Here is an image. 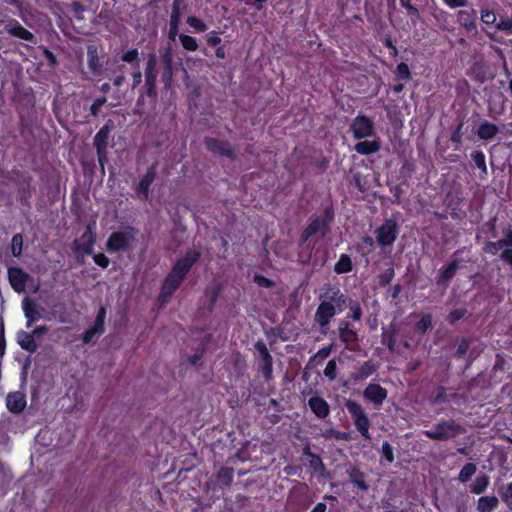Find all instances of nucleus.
<instances>
[{"mask_svg":"<svg viewBox=\"0 0 512 512\" xmlns=\"http://www.w3.org/2000/svg\"><path fill=\"white\" fill-rule=\"evenodd\" d=\"M18 344L25 350L29 352H34L37 348L36 342L34 340V336L27 332H19L17 334Z\"/></svg>","mask_w":512,"mask_h":512,"instance_id":"22","label":"nucleus"},{"mask_svg":"<svg viewBox=\"0 0 512 512\" xmlns=\"http://www.w3.org/2000/svg\"><path fill=\"white\" fill-rule=\"evenodd\" d=\"M179 41L182 45V47L187 51H196L198 49V42L196 38L186 35V34H179L178 35Z\"/></svg>","mask_w":512,"mask_h":512,"instance_id":"28","label":"nucleus"},{"mask_svg":"<svg viewBox=\"0 0 512 512\" xmlns=\"http://www.w3.org/2000/svg\"><path fill=\"white\" fill-rule=\"evenodd\" d=\"M345 406L348 410V412L351 414L354 424L357 428V430L360 432V434L366 438L370 439L369 435V420L367 415L365 414L363 408L352 400H347L345 403Z\"/></svg>","mask_w":512,"mask_h":512,"instance_id":"3","label":"nucleus"},{"mask_svg":"<svg viewBox=\"0 0 512 512\" xmlns=\"http://www.w3.org/2000/svg\"><path fill=\"white\" fill-rule=\"evenodd\" d=\"M498 133V127L488 121H484L479 125L477 135L483 140H490Z\"/></svg>","mask_w":512,"mask_h":512,"instance_id":"19","label":"nucleus"},{"mask_svg":"<svg viewBox=\"0 0 512 512\" xmlns=\"http://www.w3.org/2000/svg\"><path fill=\"white\" fill-rule=\"evenodd\" d=\"M207 43L216 46L221 42V38L219 37L218 33L215 31H211L206 35Z\"/></svg>","mask_w":512,"mask_h":512,"instance_id":"47","label":"nucleus"},{"mask_svg":"<svg viewBox=\"0 0 512 512\" xmlns=\"http://www.w3.org/2000/svg\"><path fill=\"white\" fill-rule=\"evenodd\" d=\"M396 224L393 221L385 222L377 232V240L381 245H390L396 238Z\"/></svg>","mask_w":512,"mask_h":512,"instance_id":"10","label":"nucleus"},{"mask_svg":"<svg viewBox=\"0 0 512 512\" xmlns=\"http://www.w3.org/2000/svg\"><path fill=\"white\" fill-rule=\"evenodd\" d=\"M498 506V499L495 496H483L478 499V512H492Z\"/></svg>","mask_w":512,"mask_h":512,"instance_id":"20","label":"nucleus"},{"mask_svg":"<svg viewBox=\"0 0 512 512\" xmlns=\"http://www.w3.org/2000/svg\"><path fill=\"white\" fill-rule=\"evenodd\" d=\"M187 24L196 32H204L208 29L207 24L195 16H189L187 18Z\"/></svg>","mask_w":512,"mask_h":512,"instance_id":"30","label":"nucleus"},{"mask_svg":"<svg viewBox=\"0 0 512 512\" xmlns=\"http://www.w3.org/2000/svg\"><path fill=\"white\" fill-rule=\"evenodd\" d=\"M345 406L348 410V412L351 414L354 424L357 428V430L360 432V434L366 438L370 439L369 435V420L367 415L365 414L363 408L352 400H347L345 403Z\"/></svg>","mask_w":512,"mask_h":512,"instance_id":"2","label":"nucleus"},{"mask_svg":"<svg viewBox=\"0 0 512 512\" xmlns=\"http://www.w3.org/2000/svg\"><path fill=\"white\" fill-rule=\"evenodd\" d=\"M9 282L13 289L18 293L25 290L26 282L29 279V275L20 268L12 267L8 270Z\"/></svg>","mask_w":512,"mask_h":512,"instance_id":"9","label":"nucleus"},{"mask_svg":"<svg viewBox=\"0 0 512 512\" xmlns=\"http://www.w3.org/2000/svg\"><path fill=\"white\" fill-rule=\"evenodd\" d=\"M124 81V77L123 76H119V77H116L115 80H114V84L116 86H120Z\"/></svg>","mask_w":512,"mask_h":512,"instance_id":"62","label":"nucleus"},{"mask_svg":"<svg viewBox=\"0 0 512 512\" xmlns=\"http://www.w3.org/2000/svg\"><path fill=\"white\" fill-rule=\"evenodd\" d=\"M341 338L345 342H352L356 339V334L353 330L346 327L341 330Z\"/></svg>","mask_w":512,"mask_h":512,"instance_id":"44","label":"nucleus"},{"mask_svg":"<svg viewBox=\"0 0 512 512\" xmlns=\"http://www.w3.org/2000/svg\"><path fill=\"white\" fill-rule=\"evenodd\" d=\"M351 311H352L353 319H355V320L360 319V317H361V310H360V307L358 305H356V304L353 305L351 307Z\"/></svg>","mask_w":512,"mask_h":512,"instance_id":"51","label":"nucleus"},{"mask_svg":"<svg viewBox=\"0 0 512 512\" xmlns=\"http://www.w3.org/2000/svg\"><path fill=\"white\" fill-rule=\"evenodd\" d=\"M46 331V328L45 327H40V328H36L34 331H33V336H40L42 333H44Z\"/></svg>","mask_w":512,"mask_h":512,"instance_id":"58","label":"nucleus"},{"mask_svg":"<svg viewBox=\"0 0 512 512\" xmlns=\"http://www.w3.org/2000/svg\"><path fill=\"white\" fill-rule=\"evenodd\" d=\"M180 22V10L178 0H175L173 3L172 13L170 17V24H174V26H178Z\"/></svg>","mask_w":512,"mask_h":512,"instance_id":"36","label":"nucleus"},{"mask_svg":"<svg viewBox=\"0 0 512 512\" xmlns=\"http://www.w3.org/2000/svg\"><path fill=\"white\" fill-rule=\"evenodd\" d=\"M352 268V262L348 255L342 254L335 264V272L338 274L347 273Z\"/></svg>","mask_w":512,"mask_h":512,"instance_id":"27","label":"nucleus"},{"mask_svg":"<svg viewBox=\"0 0 512 512\" xmlns=\"http://www.w3.org/2000/svg\"><path fill=\"white\" fill-rule=\"evenodd\" d=\"M477 467L473 463L466 464L460 471L458 479L461 482H467L471 476L476 472Z\"/></svg>","mask_w":512,"mask_h":512,"instance_id":"29","label":"nucleus"},{"mask_svg":"<svg viewBox=\"0 0 512 512\" xmlns=\"http://www.w3.org/2000/svg\"><path fill=\"white\" fill-rule=\"evenodd\" d=\"M473 160L478 168L482 169L483 171L486 170L485 157L482 152H475L473 154Z\"/></svg>","mask_w":512,"mask_h":512,"instance_id":"42","label":"nucleus"},{"mask_svg":"<svg viewBox=\"0 0 512 512\" xmlns=\"http://www.w3.org/2000/svg\"><path fill=\"white\" fill-rule=\"evenodd\" d=\"M350 129L353 133V136L356 139H363L373 135L374 126L372 121L366 116H357L351 126Z\"/></svg>","mask_w":512,"mask_h":512,"instance_id":"5","label":"nucleus"},{"mask_svg":"<svg viewBox=\"0 0 512 512\" xmlns=\"http://www.w3.org/2000/svg\"><path fill=\"white\" fill-rule=\"evenodd\" d=\"M432 324V319L429 315H424L416 324V330L420 333L425 332Z\"/></svg>","mask_w":512,"mask_h":512,"instance_id":"34","label":"nucleus"},{"mask_svg":"<svg viewBox=\"0 0 512 512\" xmlns=\"http://www.w3.org/2000/svg\"><path fill=\"white\" fill-rule=\"evenodd\" d=\"M334 314V306L329 302H323L317 309L316 320L320 325L324 326L329 322V320L334 316Z\"/></svg>","mask_w":512,"mask_h":512,"instance_id":"15","label":"nucleus"},{"mask_svg":"<svg viewBox=\"0 0 512 512\" xmlns=\"http://www.w3.org/2000/svg\"><path fill=\"white\" fill-rule=\"evenodd\" d=\"M364 397L374 404H381L387 397V391L378 384H369L364 390Z\"/></svg>","mask_w":512,"mask_h":512,"instance_id":"12","label":"nucleus"},{"mask_svg":"<svg viewBox=\"0 0 512 512\" xmlns=\"http://www.w3.org/2000/svg\"><path fill=\"white\" fill-rule=\"evenodd\" d=\"M496 15L493 11L490 10H482L481 11V20L486 25H491L496 22Z\"/></svg>","mask_w":512,"mask_h":512,"instance_id":"35","label":"nucleus"},{"mask_svg":"<svg viewBox=\"0 0 512 512\" xmlns=\"http://www.w3.org/2000/svg\"><path fill=\"white\" fill-rule=\"evenodd\" d=\"M198 256L199 254L196 251H189L185 257L177 261L163 283L160 294L162 301H165L178 288L192 264L198 259Z\"/></svg>","mask_w":512,"mask_h":512,"instance_id":"1","label":"nucleus"},{"mask_svg":"<svg viewBox=\"0 0 512 512\" xmlns=\"http://www.w3.org/2000/svg\"><path fill=\"white\" fill-rule=\"evenodd\" d=\"M326 505L323 503H318L311 512H325Z\"/></svg>","mask_w":512,"mask_h":512,"instance_id":"54","label":"nucleus"},{"mask_svg":"<svg viewBox=\"0 0 512 512\" xmlns=\"http://www.w3.org/2000/svg\"><path fill=\"white\" fill-rule=\"evenodd\" d=\"M154 180V174L151 172L146 173L139 182V191L143 194H147L150 185Z\"/></svg>","mask_w":512,"mask_h":512,"instance_id":"31","label":"nucleus"},{"mask_svg":"<svg viewBox=\"0 0 512 512\" xmlns=\"http://www.w3.org/2000/svg\"><path fill=\"white\" fill-rule=\"evenodd\" d=\"M335 438H337V439H344L345 438V434L340 433V432H336L335 433Z\"/></svg>","mask_w":512,"mask_h":512,"instance_id":"64","label":"nucleus"},{"mask_svg":"<svg viewBox=\"0 0 512 512\" xmlns=\"http://www.w3.org/2000/svg\"><path fill=\"white\" fill-rule=\"evenodd\" d=\"M132 231H121L113 233L107 241L108 251H119L126 248L133 240Z\"/></svg>","mask_w":512,"mask_h":512,"instance_id":"7","label":"nucleus"},{"mask_svg":"<svg viewBox=\"0 0 512 512\" xmlns=\"http://www.w3.org/2000/svg\"><path fill=\"white\" fill-rule=\"evenodd\" d=\"M94 262L102 268H106L109 265V259L102 253L94 256Z\"/></svg>","mask_w":512,"mask_h":512,"instance_id":"48","label":"nucleus"},{"mask_svg":"<svg viewBox=\"0 0 512 512\" xmlns=\"http://www.w3.org/2000/svg\"><path fill=\"white\" fill-rule=\"evenodd\" d=\"M496 27L498 30L512 33V17L505 20H501Z\"/></svg>","mask_w":512,"mask_h":512,"instance_id":"45","label":"nucleus"},{"mask_svg":"<svg viewBox=\"0 0 512 512\" xmlns=\"http://www.w3.org/2000/svg\"><path fill=\"white\" fill-rule=\"evenodd\" d=\"M461 431L460 426L456 425L453 422H444L438 424L434 428L427 430L425 434L432 439L435 440H447L456 435H458Z\"/></svg>","mask_w":512,"mask_h":512,"instance_id":"4","label":"nucleus"},{"mask_svg":"<svg viewBox=\"0 0 512 512\" xmlns=\"http://www.w3.org/2000/svg\"><path fill=\"white\" fill-rule=\"evenodd\" d=\"M456 269H457V265H456V263H454V262H453V263H451L450 265H448V266L445 268V270L443 271V273H442V279H443V280H448V279H450V278L454 275V273H455Z\"/></svg>","mask_w":512,"mask_h":512,"instance_id":"46","label":"nucleus"},{"mask_svg":"<svg viewBox=\"0 0 512 512\" xmlns=\"http://www.w3.org/2000/svg\"><path fill=\"white\" fill-rule=\"evenodd\" d=\"M133 78H134V84L135 85L139 84L141 82V78H142L141 72L140 71L134 72Z\"/></svg>","mask_w":512,"mask_h":512,"instance_id":"55","label":"nucleus"},{"mask_svg":"<svg viewBox=\"0 0 512 512\" xmlns=\"http://www.w3.org/2000/svg\"><path fill=\"white\" fill-rule=\"evenodd\" d=\"M502 500L508 505L512 511V482L503 487L500 491Z\"/></svg>","mask_w":512,"mask_h":512,"instance_id":"32","label":"nucleus"},{"mask_svg":"<svg viewBox=\"0 0 512 512\" xmlns=\"http://www.w3.org/2000/svg\"><path fill=\"white\" fill-rule=\"evenodd\" d=\"M122 60L130 63H138L139 53L136 49L129 50L122 56Z\"/></svg>","mask_w":512,"mask_h":512,"instance_id":"39","label":"nucleus"},{"mask_svg":"<svg viewBox=\"0 0 512 512\" xmlns=\"http://www.w3.org/2000/svg\"><path fill=\"white\" fill-rule=\"evenodd\" d=\"M459 21L467 30H474L476 28L474 20V11H460Z\"/></svg>","mask_w":512,"mask_h":512,"instance_id":"26","label":"nucleus"},{"mask_svg":"<svg viewBox=\"0 0 512 512\" xmlns=\"http://www.w3.org/2000/svg\"><path fill=\"white\" fill-rule=\"evenodd\" d=\"M380 149V144L377 140L372 141H362L355 145V150L359 154L368 155L372 153L378 152Z\"/></svg>","mask_w":512,"mask_h":512,"instance_id":"21","label":"nucleus"},{"mask_svg":"<svg viewBox=\"0 0 512 512\" xmlns=\"http://www.w3.org/2000/svg\"><path fill=\"white\" fill-rule=\"evenodd\" d=\"M490 482V478L487 475H480L478 476L471 485V492L474 494H481L483 493Z\"/></svg>","mask_w":512,"mask_h":512,"instance_id":"24","label":"nucleus"},{"mask_svg":"<svg viewBox=\"0 0 512 512\" xmlns=\"http://www.w3.org/2000/svg\"><path fill=\"white\" fill-rule=\"evenodd\" d=\"M105 317H106V310H105V308L102 307L98 311V314L96 316L95 323H94V324H96V328L98 329V331H104Z\"/></svg>","mask_w":512,"mask_h":512,"instance_id":"38","label":"nucleus"},{"mask_svg":"<svg viewBox=\"0 0 512 512\" xmlns=\"http://www.w3.org/2000/svg\"><path fill=\"white\" fill-rule=\"evenodd\" d=\"M5 30L15 36L25 41L32 42L34 40V36L31 32L25 29L19 22L15 20H11L5 24Z\"/></svg>","mask_w":512,"mask_h":512,"instance_id":"11","label":"nucleus"},{"mask_svg":"<svg viewBox=\"0 0 512 512\" xmlns=\"http://www.w3.org/2000/svg\"><path fill=\"white\" fill-rule=\"evenodd\" d=\"M111 132V127L106 124L96 134L94 138V146L97 149L98 161L103 166L105 159V150L108 144V137Z\"/></svg>","mask_w":512,"mask_h":512,"instance_id":"8","label":"nucleus"},{"mask_svg":"<svg viewBox=\"0 0 512 512\" xmlns=\"http://www.w3.org/2000/svg\"><path fill=\"white\" fill-rule=\"evenodd\" d=\"M308 404L313 413L319 418H325L329 414L327 402L320 397H311Z\"/></svg>","mask_w":512,"mask_h":512,"instance_id":"16","label":"nucleus"},{"mask_svg":"<svg viewBox=\"0 0 512 512\" xmlns=\"http://www.w3.org/2000/svg\"><path fill=\"white\" fill-rule=\"evenodd\" d=\"M162 60H163V63H164V81L166 83V85H169L171 80H172V61H173V56H172V51L171 49H167L165 51V53L162 55Z\"/></svg>","mask_w":512,"mask_h":512,"instance_id":"23","label":"nucleus"},{"mask_svg":"<svg viewBox=\"0 0 512 512\" xmlns=\"http://www.w3.org/2000/svg\"><path fill=\"white\" fill-rule=\"evenodd\" d=\"M402 5L407 7L409 10H415L411 5H410V0H400Z\"/></svg>","mask_w":512,"mask_h":512,"instance_id":"61","label":"nucleus"},{"mask_svg":"<svg viewBox=\"0 0 512 512\" xmlns=\"http://www.w3.org/2000/svg\"><path fill=\"white\" fill-rule=\"evenodd\" d=\"M95 237L90 228L74 243V252L77 257H84L92 253Z\"/></svg>","mask_w":512,"mask_h":512,"instance_id":"6","label":"nucleus"},{"mask_svg":"<svg viewBox=\"0 0 512 512\" xmlns=\"http://www.w3.org/2000/svg\"><path fill=\"white\" fill-rule=\"evenodd\" d=\"M103 331H98V329L96 328V324H94L92 327H90L83 335V341L84 343H89L90 341L93 340V338L96 336V335H100L102 334Z\"/></svg>","mask_w":512,"mask_h":512,"instance_id":"37","label":"nucleus"},{"mask_svg":"<svg viewBox=\"0 0 512 512\" xmlns=\"http://www.w3.org/2000/svg\"><path fill=\"white\" fill-rule=\"evenodd\" d=\"M468 349V343L463 341L462 343H460V345L458 346V349H457V353L459 355H464L466 353Z\"/></svg>","mask_w":512,"mask_h":512,"instance_id":"53","label":"nucleus"},{"mask_svg":"<svg viewBox=\"0 0 512 512\" xmlns=\"http://www.w3.org/2000/svg\"><path fill=\"white\" fill-rule=\"evenodd\" d=\"M156 68V56L151 55L147 62V68L145 73L146 85L148 86V93H151L154 89L157 73Z\"/></svg>","mask_w":512,"mask_h":512,"instance_id":"17","label":"nucleus"},{"mask_svg":"<svg viewBox=\"0 0 512 512\" xmlns=\"http://www.w3.org/2000/svg\"><path fill=\"white\" fill-rule=\"evenodd\" d=\"M383 341H384L385 343H387V345L389 346V348H391V349H392V341H391V339H390V338H388V336H387V334H386V333H384V334H383Z\"/></svg>","mask_w":512,"mask_h":512,"instance_id":"60","label":"nucleus"},{"mask_svg":"<svg viewBox=\"0 0 512 512\" xmlns=\"http://www.w3.org/2000/svg\"><path fill=\"white\" fill-rule=\"evenodd\" d=\"M507 247H512V231L508 230L505 237L497 242H490L485 246V251L490 254H497Z\"/></svg>","mask_w":512,"mask_h":512,"instance_id":"13","label":"nucleus"},{"mask_svg":"<svg viewBox=\"0 0 512 512\" xmlns=\"http://www.w3.org/2000/svg\"><path fill=\"white\" fill-rule=\"evenodd\" d=\"M382 454L387 459V461L393 462V460H394L393 449L388 442H384L382 444Z\"/></svg>","mask_w":512,"mask_h":512,"instance_id":"43","label":"nucleus"},{"mask_svg":"<svg viewBox=\"0 0 512 512\" xmlns=\"http://www.w3.org/2000/svg\"><path fill=\"white\" fill-rule=\"evenodd\" d=\"M256 281H257V283H258V284H260V285H266V286H268V285H269V281H268L266 278H264V277H259V276H257V277H256Z\"/></svg>","mask_w":512,"mask_h":512,"instance_id":"57","label":"nucleus"},{"mask_svg":"<svg viewBox=\"0 0 512 512\" xmlns=\"http://www.w3.org/2000/svg\"><path fill=\"white\" fill-rule=\"evenodd\" d=\"M22 236L19 234H16L12 238V244H11V252L15 257L20 256L22 252Z\"/></svg>","mask_w":512,"mask_h":512,"instance_id":"33","label":"nucleus"},{"mask_svg":"<svg viewBox=\"0 0 512 512\" xmlns=\"http://www.w3.org/2000/svg\"><path fill=\"white\" fill-rule=\"evenodd\" d=\"M397 76L399 79L407 80L410 77L409 67L405 63H401L397 66Z\"/></svg>","mask_w":512,"mask_h":512,"instance_id":"40","label":"nucleus"},{"mask_svg":"<svg viewBox=\"0 0 512 512\" xmlns=\"http://www.w3.org/2000/svg\"><path fill=\"white\" fill-rule=\"evenodd\" d=\"M462 313L461 312H454L452 314V317H453V320H457V319H460L462 317Z\"/></svg>","mask_w":512,"mask_h":512,"instance_id":"63","label":"nucleus"},{"mask_svg":"<svg viewBox=\"0 0 512 512\" xmlns=\"http://www.w3.org/2000/svg\"><path fill=\"white\" fill-rule=\"evenodd\" d=\"M444 2L451 8H457L465 6L467 0H444Z\"/></svg>","mask_w":512,"mask_h":512,"instance_id":"49","label":"nucleus"},{"mask_svg":"<svg viewBox=\"0 0 512 512\" xmlns=\"http://www.w3.org/2000/svg\"><path fill=\"white\" fill-rule=\"evenodd\" d=\"M102 103H103V101L98 100V101H96V102L92 105V107H91V111H92V113H93V114H96L97 109L102 105Z\"/></svg>","mask_w":512,"mask_h":512,"instance_id":"56","label":"nucleus"},{"mask_svg":"<svg viewBox=\"0 0 512 512\" xmlns=\"http://www.w3.org/2000/svg\"><path fill=\"white\" fill-rule=\"evenodd\" d=\"M326 227H327L326 220L316 218L309 224V226L307 227L306 233L308 236L314 235L316 233H321L323 235L326 231Z\"/></svg>","mask_w":512,"mask_h":512,"instance_id":"25","label":"nucleus"},{"mask_svg":"<svg viewBox=\"0 0 512 512\" xmlns=\"http://www.w3.org/2000/svg\"><path fill=\"white\" fill-rule=\"evenodd\" d=\"M177 35H178V26H174V24H170L169 38L174 40Z\"/></svg>","mask_w":512,"mask_h":512,"instance_id":"52","label":"nucleus"},{"mask_svg":"<svg viewBox=\"0 0 512 512\" xmlns=\"http://www.w3.org/2000/svg\"><path fill=\"white\" fill-rule=\"evenodd\" d=\"M216 56H217L218 58H224V57H225V52H224L223 47H219V48L216 50Z\"/></svg>","mask_w":512,"mask_h":512,"instance_id":"59","label":"nucleus"},{"mask_svg":"<svg viewBox=\"0 0 512 512\" xmlns=\"http://www.w3.org/2000/svg\"><path fill=\"white\" fill-rule=\"evenodd\" d=\"M26 406V399L23 393L14 392L7 396V408L14 413L21 412Z\"/></svg>","mask_w":512,"mask_h":512,"instance_id":"14","label":"nucleus"},{"mask_svg":"<svg viewBox=\"0 0 512 512\" xmlns=\"http://www.w3.org/2000/svg\"><path fill=\"white\" fill-rule=\"evenodd\" d=\"M324 375L330 379H334L336 377V363L334 360H330L325 369Z\"/></svg>","mask_w":512,"mask_h":512,"instance_id":"41","label":"nucleus"},{"mask_svg":"<svg viewBox=\"0 0 512 512\" xmlns=\"http://www.w3.org/2000/svg\"><path fill=\"white\" fill-rule=\"evenodd\" d=\"M502 259L505 260L507 263L512 265V249L511 247H507L501 255Z\"/></svg>","mask_w":512,"mask_h":512,"instance_id":"50","label":"nucleus"},{"mask_svg":"<svg viewBox=\"0 0 512 512\" xmlns=\"http://www.w3.org/2000/svg\"><path fill=\"white\" fill-rule=\"evenodd\" d=\"M23 311L25 317L27 318L28 327L31 326L33 322L41 318V315L38 309L36 308L35 304L28 298H24L23 300Z\"/></svg>","mask_w":512,"mask_h":512,"instance_id":"18","label":"nucleus"}]
</instances>
